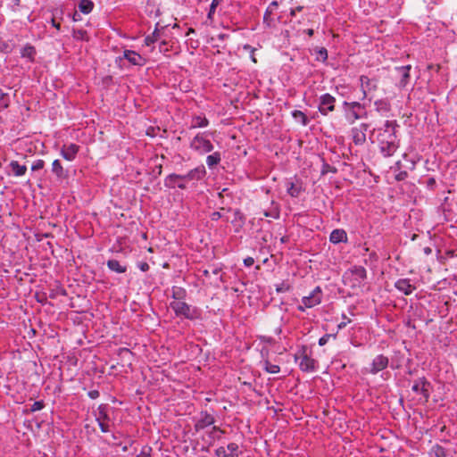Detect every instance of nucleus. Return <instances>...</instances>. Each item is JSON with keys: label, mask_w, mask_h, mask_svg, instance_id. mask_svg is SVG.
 <instances>
[{"label": "nucleus", "mask_w": 457, "mask_h": 457, "mask_svg": "<svg viewBox=\"0 0 457 457\" xmlns=\"http://www.w3.org/2000/svg\"><path fill=\"white\" fill-rule=\"evenodd\" d=\"M380 151L384 156H392L397 150L399 145L398 142L393 141H378Z\"/></svg>", "instance_id": "nucleus-18"}, {"label": "nucleus", "mask_w": 457, "mask_h": 457, "mask_svg": "<svg viewBox=\"0 0 457 457\" xmlns=\"http://www.w3.org/2000/svg\"><path fill=\"white\" fill-rule=\"evenodd\" d=\"M5 96H6V94H5V93H4V92L2 91V89L0 88V101H2Z\"/></svg>", "instance_id": "nucleus-58"}, {"label": "nucleus", "mask_w": 457, "mask_h": 457, "mask_svg": "<svg viewBox=\"0 0 457 457\" xmlns=\"http://www.w3.org/2000/svg\"><path fill=\"white\" fill-rule=\"evenodd\" d=\"M159 39V31L157 29H154V31L151 34L145 37V44L146 46H151L154 42H156Z\"/></svg>", "instance_id": "nucleus-35"}, {"label": "nucleus", "mask_w": 457, "mask_h": 457, "mask_svg": "<svg viewBox=\"0 0 457 457\" xmlns=\"http://www.w3.org/2000/svg\"><path fill=\"white\" fill-rule=\"evenodd\" d=\"M205 167L204 165H200L189 170L183 178H187V180H200L205 176Z\"/></svg>", "instance_id": "nucleus-19"}, {"label": "nucleus", "mask_w": 457, "mask_h": 457, "mask_svg": "<svg viewBox=\"0 0 457 457\" xmlns=\"http://www.w3.org/2000/svg\"><path fill=\"white\" fill-rule=\"evenodd\" d=\"M14 176H23L27 171L26 165H21L17 161H12L9 164Z\"/></svg>", "instance_id": "nucleus-25"}, {"label": "nucleus", "mask_w": 457, "mask_h": 457, "mask_svg": "<svg viewBox=\"0 0 457 457\" xmlns=\"http://www.w3.org/2000/svg\"><path fill=\"white\" fill-rule=\"evenodd\" d=\"M342 317H343V320H343V321H341V322L337 325V328H338V329H342V328H345V327H346V325H347L348 323H350V322H351V320H350V319H348V318L345 316V314H343V315H342Z\"/></svg>", "instance_id": "nucleus-43"}, {"label": "nucleus", "mask_w": 457, "mask_h": 457, "mask_svg": "<svg viewBox=\"0 0 457 457\" xmlns=\"http://www.w3.org/2000/svg\"><path fill=\"white\" fill-rule=\"evenodd\" d=\"M123 58L126 59L130 64L137 66H144L146 62L145 58L132 50H125L123 52Z\"/></svg>", "instance_id": "nucleus-14"}, {"label": "nucleus", "mask_w": 457, "mask_h": 457, "mask_svg": "<svg viewBox=\"0 0 457 457\" xmlns=\"http://www.w3.org/2000/svg\"><path fill=\"white\" fill-rule=\"evenodd\" d=\"M190 147L200 154L210 153L213 150L212 142L200 134H197L192 139L190 142Z\"/></svg>", "instance_id": "nucleus-4"}, {"label": "nucleus", "mask_w": 457, "mask_h": 457, "mask_svg": "<svg viewBox=\"0 0 457 457\" xmlns=\"http://www.w3.org/2000/svg\"><path fill=\"white\" fill-rule=\"evenodd\" d=\"M108 409L109 406L103 403L98 406L96 411L95 412L96 420L97 421L103 433H107L110 431V426L108 424L110 421Z\"/></svg>", "instance_id": "nucleus-5"}, {"label": "nucleus", "mask_w": 457, "mask_h": 457, "mask_svg": "<svg viewBox=\"0 0 457 457\" xmlns=\"http://www.w3.org/2000/svg\"><path fill=\"white\" fill-rule=\"evenodd\" d=\"M52 172L55 174L58 179H65L67 177V171L63 169L59 160L53 162Z\"/></svg>", "instance_id": "nucleus-24"}, {"label": "nucleus", "mask_w": 457, "mask_h": 457, "mask_svg": "<svg viewBox=\"0 0 457 457\" xmlns=\"http://www.w3.org/2000/svg\"><path fill=\"white\" fill-rule=\"evenodd\" d=\"M107 267L117 273H124L127 270L126 266H122L117 260H109L107 262Z\"/></svg>", "instance_id": "nucleus-27"}, {"label": "nucleus", "mask_w": 457, "mask_h": 457, "mask_svg": "<svg viewBox=\"0 0 457 457\" xmlns=\"http://www.w3.org/2000/svg\"><path fill=\"white\" fill-rule=\"evenodd\" d=\"M21 57L28 58L29 61H34L36 49L31 45H26L21 51Z\"/></svg>", "instance_id": "nucleus-28"}, {"label": "nucleus", "mask_w": 457, "mask_h": 457, "mask_svg": "<svg viewBox=\"0 0 457 457\" xmlns=\"http://www.w3.org/2000/svg\"><path fill=\"white\" fill-rule=\"evenodd\" d=\"M264 369L268 373L270 374H277L280 371V367L276 364H272L268 361H265L264 362Z\"/></svg>", "instance_id": "nucleus-36"}, {"label": "nucleus", "mask_w": 457, "mask_h": 457, "mask_svg": "<svg viewBox=\"0 0 457 457\" xmlns=\"http://www.w3.org/2000/svg\"><path fill=\"white\" fill-rule=\"evenodd\" d=\"M295 13H296L295 9H293V8H292V9L290 10V15H291L292 17H294V16H295Z\"/></svg>", "instance_id": "nucleus-61"}, {"label": "nucleus", "mask_w": 457, "mask_h": 457, "mask_svg": "<svg viewBox=\"0 0 457 457\" xmlns=\"http://www.w3.org/2000/svg\"><path fill=\"white\" fill-rule=\"evenodd\" d=\"M295 9L296 12H301L303 9V6L299 5V6L295 7Z\"/></svg>", "instance_id": "nucleus-62"}, {"label": "nucleus", "mask_w": 457, "mask_h": 457, "mask_svg": "<svg viewBox=\"0 0 457 457\" xmlns=\"http://www.w3.org/2000/svg\"><path fill=\"white\" fill-rule=\"evenodd\" d=\"M170 306L178 317H184L190 320H199L202 317V311L198 307L189 305L185 302L173 301Z\"/></svg>", "instance_id": "nucleus-1"}, {"label": "nucleus", "mask_w": 457, "mask_h": 457, "mask_svg": "<svg viewBox=\"0 0 457 457\" xmlns=\"http://www.w3.org/2000/svg\"><path fill=\"white\" fill-rule=\"evenodd\" d=\"M389 363V360L386 356L383 354L377 355L370 365V373L371 374H377L381 370H384Z\"/></svg>", "instance_id": "nucleus-10"}, {"label": "nucleus", "mask_w": 457, "mask_h": 457, "mask_svg": "<svg viewBox=\"0 0 457 457\" xmlns=\"http://www.w3.org/2000/svg\"><path fill=\"white\" fill-rule=\"evenodd\" d=\"M329 240L333 244L345 243L347 242V234L342 228L334 229L329 235Z\"/></svg>", "instance_id": "nucleus-20"}, {"label": "nucleus", "mask_w": 457, "mask_h": 457, "mask_svg": "<svg viewBox=\"0 0 457 457\" xmlns=\"http://www.w3.org/2000/svg\"><path fill=\"white\" fill-rule=\"evenodd\" d=\"M72 20H73V21H80L81 20L80 14L78 12H74V13L72 14Z\"/></svg>", "instance_id": "nucleus-54"}, {"label": "nucleus", "mask_w": 457, "mask_h": 457, "mask_svg": "<svg viewBox=\"0 0 457 457\" xmlns=\"http://www.w3.org/2000/svg\"><path fill=\"white\" fill-rule=\"evenodd\" d=\"M203 275H204V277H209V276H210V272H209V270H203Z\"/></svg>", "instance_id": "nucleus-60"}, {"label": "nucleus", "mask_w": 457, "mask_h": 457, "mask_svg": "<svg viewBox=\"0 0 457 457\" xmlns=\"http://www.w3.org/2000/svg\"><path fill=\"white\" fill-rule=\"evenodd\" d=\"M45 404L42 401H36L33 403V404L31 405V411H40L44 408Z\"/></svg>", "instance_id": "nucleus-41"}, {"label": "nucleus", "mask_w": 457, "mask_h": 457, "mask_svg": "<svg viewBox=\"0 0 457 457\" xmlns=\"http://www.w3.org/2000/svg\"><path fill=\"white\" fill-rule=\"evenodd\" d=\"M88 396L91 398V399H96L99 397L100 394H99V391L98 390H91L87 393Z\"/></svg>", "instance_id": "nucleus-46"}, {"label": "nucleus", "mask_w": 457, "mask_h": 457, "mask_svg": "<svg viewBox=\"0 0 457 457\" xmlns=\"http://www.w3.org/2000/svg\"><path fill=\"white\" fill-rule=\"evenodd\" d=\"M350 272L359 283L367 278V271L362 266H354L350 270Z\"/></svg>", "instance_id": "nucleus-23"}, {"label": "nucleus", "mask_w": 457, "mask_h": 457, "mask_svg": "<svg viewBox=\"0 0 457 457\" xmlns=\"http://www.w3.org/2000/svg\"><path fill=\"white\" fill-rule=\"evenodd\" d=\"M430 383L425 378H421L415 381L414 385L411 387V390L415 393H420L426 401L429 398L428 386Z\"/></svg>", "instance_id": "nucleus-15"}, {"label": "nucleus", "mask_w": 457, "mask_h": 457, "mask_svg": "<svg viewBox=\"0 0 457 457\" xmlns=\"http://www.w3.org/2000/svg\"><path fill=\"white\" fill-rule=\"evenodd\" d=\"M278 7V3L276 1H273L270 3V4L268 6L264 15H263V22L266 23L269 27L271 25V19L270 15L274 9Z\"/></svg>", "instance_id": "nucleus-31"}, {"label": "nucleus", "mask_w": 457, "mask_h": 457, "mask_svg": "<svg viewBox=\"0 0 457 457\" xmlns=\"http://www.w3.org/2000/svg\"><path fill=\"white\" fill-rule=\"evenodd\" d=\"M51 24H52V26H53V27H54L57 30H60V29H61V24H60L59 22H56L54 18H53V19L51 20Z\"/></svg>", "instance_id": "nucleus-53"}, {"label": "nucleus", "mask_w": 457, "mask_h": 457, "mask_svg": "<svg viewBox=\"0 0 457 457\" xmlns=\"http://www.w3.org/2000/svg\"><path fill=\"white\" fill-rule=\"evenodd\" d=\"M217 457H238V445L236 443H229L227 447L220 446L215 450Z\"/></svg>", "instance_id": "nucleus-9"}, {"label": "nucleus", "mask_w": 457, "mask_h": 457, "mask_svg": "<svg viewBox=\"0 0 457 457\" xmlns=\"http://www.w3.org/2000/svg\"><path fill=\"white\" fill-rule=\"evenodd\" d=\"M336 98L328 93L323 94L320 97L319 112L322 115H328L335 110Z\"/></svg>", "instance_id": "nucleus-7"}, {"label": "nucleus", "mask_w": 457, "mask_h": 457, "mask_svg": "<svg viewBox=\"0 0 457 457\" xmlns=\"http://www.w3.org/2000/svg\"><path fill=\"white\" fill-rule=\"evenodd\" d=\"M215 422V418L213 415L208 413L206 411H203L200 412L199 417L196 418L194 428L195 432H199L205 428L213 425Z\"/></svg>", "instance_id": "nucleus-8"}, {"label": "nucleus", "mask_w": 457, "mask_h": 457, "mask_svg": "<svg viewBox=\"0 0 457 457\" xmlns=\"http://www.w3.org/2000/svg\"><path fill=\"white\" fill-rule=\"evenodd\" d=\"M209 124V120L205 117L195 116L192 119L191 129L204 128Z\"/></svg>", "instance_id": "nucleus-29"}, {"label": "nucleus", "mask_w": 457, "mask_h": 457, "mask_svg": "<svg viewBox=\"0 0 457 457\" xmlns=\"http://www.w3.org/2000/svg\"><path fill=\"white\" fill-rule=\"evenodd\" d=\"M410 71L411 65H405L401 67H396L395 69V77L399 79L398 87H404L410 80Z\"/></svg>", "instance_id": "nucleus-12"}, {"label": "nucleus", "mask_w": 457, "mask_h": 457, "mask_svg": "<svg viewBox=\"0 0 457 457\" xmlns=\"http://www.w3.org/2000/svg\"><path fill=\"white\" fill-rule=\"evenodd\" d=\"M220 272V269H219V268H215V269L212 270V273H213V274H215V275H218Z\"/></svg>", "instance_id": "nucleus-59"}, {"label": "nucleus", "mask_w": 457, "mask_h": 457, "mask_svg": "<svg viewBox=\"0 0 457 457\" xmlns=\"http://www.w3.org/2000/svg\"><path fill=\"white\" fill-rule=\"evenodd\" d=\"M368 124L361 123L359 127L353 128L351 130L353 141L355 145H362L366 141L365 132L368 129Z\"/></svg>", "instance_id": "nucleus-11"}, {"label": "nucleus", "mask_w": 457, "mask_h": 457, "mask_svg": "<svg viewBox=\"0 0 457 457\" xmlns=\"http://www.w3.org/2000/svg\"><path fill=\"white\" fill-rule=\"evenodd\" d=\"M184 175H179V174H170L168 175L164 179V186L169 188H174L176 187V181L181 180L182 182L188 181L187 178H183Z\"/></svg>", "instance_id": "nucleus-22"}, {"label": "nucleus", "mask_w": 457, "mask_h": 457, "mask_svg": "<svg viewBox=\"0 0 457 457\" xmlns=\"http://www.w3.org/2000/svg\"><path fill=\"white\" fill-rule=\"evenodd\" d=\"M431 453L436 457H445L446 456V450L439 445H434L431 449Z\"/></svg>", "instance_id": "nucleus-37"}, {"label": "nucleus", "mask_w": 457, "mask_h": 457, "mask_svg": "<svg viewBox=\"0 0 457 457\" xmlns=\"http://www.w3.org/2000/svg\"><path fill=\"white\" fill-rule=\"evenodd\" d=\"M138 268L142 270V271H147L149 270V265L147 262H140L138 264Z\"/></svg>", "instance_id": "nucleus-48"}, {"label": "nucleus", "mask_w": 457, "mask_h": 457, "mask_svg": "<svg viewBox=\"0 0 457 457\" xmlns=\"http://www.w3.org/2000/svg\"><path fill=\"white\" fill-rule=\"evenodd\" d=\"M292 116L296 121L300 122L303 126H306L309 123V119L302 111L295 110L292 112Z\"/></svg>", "instance_id": "nucleus-33"}, {"label": "nucleus", "mask_w": 457, "mask_h": 457, "mask_svg": "<svg viewBox=\"0 0 457 457\" xmlns=\"http://www.w3.org/2000/svg\"><path fill=\"white\" fill-rule=\"evenodd\" d=\"M427 185L429 187H433L436 185V179L434 178H429Z\"/></svg>", "instance_id": "nucleus-55"}, {"label": "nucleus", "mask_w": 457, "mask_h": 457, "mask_svg": "<svg viewBox=\"0 0 457 457\" xmlns=\"http://www.w3.org/2000/svg\"><path fill=\"white\" fill-rule=\"evenodd\" d=\"M397 290L403 293L405 295H410L414 290L415 287L411 283L409 278H400L395 283Z\"/></svg>", "instance_id": "nucleus-17"}, {"label": "nucleus", "mask_w": 457, "mask_h": 457, "mask_svg": "<svg viewBox=\"0 0 457 457\" xmlns=\"http://www.w3.org/2000/svg\"><path fill=\"white\" fill-rule=\"evenodd\" d=\"M194 32H195V30L193 29H189L187 35L188 36L190 33H194Z\"/></svg>", "instance_id": "nucleus-64"}, {"label": "nucleus", "mask_w": 457, "mask_h": 457, "mask_svg": "<svg viewBox=\"0 0 457 457\" xmlns=\"http://www.w3.org/2000/svg\"><path fill=\"white\" fill-rule=\"evenodd\" d=\"M86 34H87V32L85 30L79 29L75 32L74 37H78V38H83Z\"/></svg>", "instance_id": "nucleus-50"}, {"label": "nucleus", "mask_w": 457, "mask_h": 457, "mask_svg": "<svg viewBox=\"0 0 457 457\" xmlns=\"http://www.w3.org/2000/svg\"><path fill=\"white\" fill-rule=\"evenodd\" d=\"M176 187H178L180 189H186L187 188L186 183L182 182L181 180H177L176 181Z\"/></svg>", "instance_id": "nucleus-52"}, {"label": "nucleus", "mask_w": 457, "mask_h": 457, "mask_svg": "<svg viewBox=\"0 0 457 457\" xmlns=\"http://www.w3.org/2000/svg\"><path fill=\"white\" fill-rule=\"evenodd\" d=\"M317 60H320L322 62H325L327 61L328 59V51L326 48L324 47H320L319 48V50L317 51Z\"/></svg>", "instance_id": "nucleus-39"}, {"label": "nucleus", "mask_w": 457, "mask_h": 457, "mask_svg": "<svg viewBox=\"0 0 457 457\" xmlns=\"http://www.w3.org/2000/svg\"><path fill=\"white\" fill-rule=\"evenodd\" d=\"M244 48H245V49L251 50V52H252L251 59H252V61H253V62H256L257 61H256V59H255V57H254V54H253V53H254V49H253V48H252V46H249V45H245V46H244Z\"/></svg>", "instance_id": "nucleus-49"}, {"label": "nucleus", "mask_w": 457, "mask_h": 457, "mask_svg": "<svg viewBox=\"0 0 457 457\" xmlns=\"http://www.w3.org/2000/svg\"><path fill=\"white\" fill-rule=\"evenodd\" d=\"M305 33L309 36V37H312L314 33L313 29H308L305 30Z\"/></svg>", "instance_id": "nucleus-57"}, {"label": "nucleus", "mask_w": 457, "mask_h": 457, "mask_svg": "<svg viewBox=\"0 0 457 457\" xmlns=\"http://www.w3.org/2000/svg\"><path fill=\"white\" fill-rule=\"evenodd\" d=\"M360 82L363 98L371 100L373 98V93L378 89V81L365 75H361L360 77Z\"/></svg>", "instance_id": "nucleus-6"}, {"label": "nucleus", "mask_w": 457, "mask_h": 457, "mask_svg": "<svg viewBox=\"0 0 457 457\" xmlns=\"http://www.w3.org/2000/svg\"><path fill=\"white\" fill-rule=\"evenodd\" d=\"M93 8L94 3L91 0H80L79 3V10L85 14L90 13Z\"/></svg>", "instance_id": "nucleus-30"}, {"label": "nucleus", "mask_w": 457, "mask_h": 457, "mask_svg": "<svg viewBox=\"0 0 457 457\" xmlns=\"http://www.w3.org/2000/svg\"><path fill=\"white\" fill-rule=\"evenodd\" d=\"M221 1L222 0H212V4L210 5V10H209V12L207 15L208 19H210V20L212 19V16L215 13L216 8L221 3Z\"/></svg>", "instance_id": "nucleus-38"}, {"label": "nucleus", "mask_w": 457, "mask_h": 457, "mask_svg": "<svg viewBox=\"0 0 457 457\" xmlns=\"http://www.w3.org/2000/svg\"><path fill=\"white\" fill-rule=\"evenodd\" d=\"M317 361L303 353L300 357L299 367L303 371L312 372L316 370Z\"/></svg>", "instance_id": "nucleus-16"}, {"label": "nucleus", "mask_w": 457, "mask_h": 457, "mask_svg": "<svg viewBox=\"0 0 457 457\" xmlns=\"http://www.w3.org/2000/svg\"><path fill=\"white\" fill-rule=\"evenodd\" d=\"M322 298V291L320 287H316L309 295L302 298V303L299 305L298 310L303 312L305 308H312L320 303Z\"/></svg>", "instance_id": "nucleus-3"}, {"label": "nucleus", "mask_w": 457, "mask_h": 457, "mask_svg": "<svg viewBox=\"0 0 457 457\" xmlns=\"http://www.w3.org/2000/svg\"><path fill=\"white\" fill-rule=\"evenodd\" d=\"M407 177H408L407 171L403 170V171H400L399 173H397L395 175V179L397 181H402V180H404Z\"/></svg>", "instance_id": "nucleus-45"}, {"label": "nucleus", "mask_w": 457, "mask_h": 457, "mask_svg": "<svg viewBox=\"0 0 457 457\" xmlns=\"http://www.w3.org/2000/svg\"><path fill=\"white\" fill-rule=\"evenodd\" d=\"M215 432H220V434H223V433H224V431H223L222 429H220L219 427L213 426V427H212V432H211V434H210V435L212 436V434H214Z\"/></svg>", "instance_id": "nucleus-56"}, {"label": "nucleus", "mask_w": 457, "mask_h": 457, "mask_svg": "<svg viewBox=\"0 0 457 457\" xmlns=\"http://www.w3.org/2000/svg\"><path fill=\"white\" fill-rule=\"evenodd\" d=\"M345 105L349 107V111L351 115L354 118V120H358L362 116V112L364 110L363 106L358 102L352 103H344Z\"/></svg>", "instance_id": "nucleus-21"}, {"label": "nucleus", "mask_w": 457, "mask_h": 457, "mask_svg": "<svg viewBox=\"0 0 457 457\" xmlns=\"http://www.w3.org/2000/svg\"><path fill=\"white\" fill-rule=\"evenodd\" d=\"M220 218H221V214H220V212H212V215H211V219H212V220H219V219H220Z\"/></svg>", "instance_id": "nucleus-51"}, {"label": "nucleus", "mask_w": 457, "mask_h": 457, "mask_svg": "<svg viewBox=\"0 0 457 457\" xmlns=\"http://www.w3.org/2000/svg\"><path fill=\"white\" fill-rule=\"evenodd\" d=\"M287 289H288V287L284 288V287H278V288H277V291H278V292H282V291H285V290H287Z\"/></svg>", "instance_id": "nucleus-63"}, {"label": "nucleus", "mask_w": 457, "mask_h": 457, "mask_svg": "<svg viewBox=\"0 0 457 457\" xmlns=\"http://www.w3.org/2000/svg\"><path fill=\"white\" fill-rule=\"evenodd\" d=\"M186 290L180 287H172V297L178 301L183 299L186 296Z\"/></svg>", "instance_id": "nucleus-34"}, {"label": "nucleus", "mask_w": 457, "mask_h": 457, "mask_svg": "<svg viewBox=\"0 0 457 457\" xmlns=\"http://www.w3.org/2000/svg\"><path fill=\"white\" fill-rule=\"evenodd\" d=\"M398 127L396 120H386L384 129H380L378 134V141L398 142L395 129Z\"/></svg>", "instance_id": "nucleus-2"}, {"label": "nucleus", "mask_w": 457, "mask_h": 457, "mask_svg": "<svg viewBox=\"0 0 457 457\" xmlns=\"http://www.w3.org/2000/svg\"><path fill=\"white\" fill-rule=\"evenodd\" d=\"M331 337H332V335H330V334H326V335H324L323 337H321L319 339V345H320V346L325 345L328 342V340H329V338H330Z\"/></svg>", "instance_id": "nucleus-44"}, {"label": "nucleus", "mask_w": 457, "mask_h": 457, "mask_svg": "<svg viewBox=\"0 0 457 457\" xmlns=\"http://www.w3.org/2000/svg\"><path fill=\"white\" fill-rule=\"evenodd\" d=\"M44 166H45V162L41 159H38L33 162V164L31 166V170L33 171L39 170H42L44 168Z\"/></svg>", "instance_id": "nucleus-40"}, {"label": "nucleus", "mask_w": 457, "mask_h": 457, "mask_svg": "<svg viewBox=\"0 0 457 457\" xmlns=\"http://www.w3.org/2000/svg\"><path fill=\"white\" fill-rule=\"evenodd\" d=\"M375 104L377 105L378 110H383V111H388L389 105L383 101L376 102Z\"/></svg>", "instance_id": "nucleus-42"}, {"label": "nucleus", "mask_w": 457, "mask_h": 457, "mask_svg": "<svg viewBox=\"0 0 457 457\" xmlns=\"http://www.w3.org/2000/svg\"><path fill=\"white\" fill-rule=\"evenodd\" d=\"M220 160V154L219 152H214L212 154L207 156L206 163L209 166V168H212L219 164Z\"/></svg>", "instance_id": "nucleus-32"}, {"label": "nucleus", "mask_w": 457, "mask_h": 457, "mask_svg": "<svg viewBox=\"0 0 457 457\" xmlns=\"http://www.w3.org/2000/svg\"><path fill=\"white\" fill-rule=\"evenodd\" d=\"M287 192L292 197H298L303 192V188L300 185L294 182H288L287 184Z\"/></svg>", "instance_id": "nucleus-26"}, {"label": "nucleus", "mask_w": 457, "mask_h": 457, "mask_svg": "<svg viewBox=\"0 0 457 457\" xmlns=\"http://www.w3.org/2000/svg\"><path fill=\"white\" fill-rule=\"evenodd\" d=\"M79 150V146L76 144L63 145L61 148V155L67 161H73Z\"/></svg>", "instance_id": "nucleus-13"}, {"label": "nucleus", "mask_w": 457, "mask_h": 457, "mask_svg": "<svg viewBox=\"0 0 457 457\" xmlns=\"http://www.w3.org/2000/svg\"><path fill=\"white\" fill-rule=\"evenodd\" d=\"M253 263H254V260L253 257H246L245 259H244V264L246 267H251L252 265H253Z\"/></svg>", "instance_id": "nucleus-47"}]
</instances>
